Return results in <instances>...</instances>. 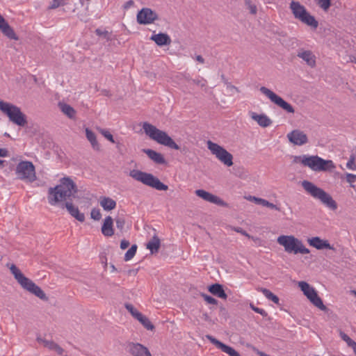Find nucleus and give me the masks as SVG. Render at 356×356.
<instances>
[{"mask_svg": "<svg viewBox=\"0 0 356 356\" xmlns=\"http://www.w3.org/2000/svg\"><path fill=\"white\" fill-rule=\"evenodd\" d=\"M77 186L70 177L60 179V184L54 188H49L48 191V202L51 205L70 199L77 193Z\"/></svg>", "mask_w": 356, "mask_h": 356, "instance_id": "obj_1", "label": "nucleus"}, {"mask_svg": "<svg viewBox=\"0 0 356 356\" xmlns=\"http://www.w3.org/2000/svg\"><path fill=\"white\" fill-rule=\"evenodd\" d=\"M295 161L309 167L314 171H332L336 166L332 160H325L318 156L302 155L296 156Z\"/></svg>", "mask_w": 356, "mask_h": 356, "instance_id": "obj_2", "label": "nucleus"}, {"mask_svg": "<svg viewBox=\"0 0 356 356\" xmlns=\"http://www.w3.org/2000/svg\"><path fill=\"white\" fill-rule=\"evenodd\" d=\"M143 129L147 136L159 144L167 146L173 149H179V146L166 134V132L157 129L155 126L148 122L143 123Z\"/></svg>", "mask_w": 356, "mask_h": 356, "instance_id": "obj_3", "label": "nucleus"}, {"mask_svg": "<svg viewBox=\"0 0 356 356\" xmlns=\"http://www.w3.org/2000/svg\"><path fill=\"white\" fill-rule=\"evenodd\" d=\"M302 186L308 194L314 198L319 200L330 209L334 211L337 209V204L332 196L312 182L304 180L302 181Z\"/></svg>", "mask_w": 356, "mask_h": 356, "instance_id": "obj_4", "label": "nucleus"}, {"mask_svg": "<svg viewBox=\"0 0 356 356\" xmlns=\"http://www.w3.org/2000/svg\"><path fill=\"white\" fill-rule=\"evenodd\" d=\"M277 243L284 248L285 252L287 253H293L295 254H309V250L305 247L302 242L294 236L282 235L277 238Z\"/></svg>", "mask_w": 356, "mask_h": 356, "instance_id": "obj_5", "label": "nucleus"}, {"mask_svg": "<svg viewBox=\"0 0 356 356\" xmlns=\"http://www.w3.org/2000/svg\"><path fill=\"white\" fill-rule=\"evenodd\" d=\"M129 176L136 181H140L143 184L154 188L158 191H166L168 186L162 183L157 177L147 172L139 170H132L129 172Z\"/></svg>", "mask_w": 356, "mask_h": 356, "instance_id": "obj_6", "label": "nucleus"}, {"mask_svg": "<svg viewBox=\"0 0 356 356\" xmlns=\"http://www.w3.org/2000/svg\"><path fill=\"white\" fill-rule=\"evenodd\" d=\"M0 110L14 124L19 127H24L27 124L26 115L21 111L18 106L10 103L0 101Z\"/></svg>", "mask_w": 356, "mask_h": 356, "instance_id": "obj_7", "label": "nucleus"}, {"mask_svg": "<svg viewBox=\"0 0 356 356\" xmlns=\"http://www.w3.org/2000/svg\"><path fill=\"white\" fill-rule=\"evenodd\" d=\"M207 144V147L211 151V154L215 155L216 157L224 165L228 167L233 165L232 154L227 151L224 147L211 140H208Z\"/></svg>", "mask_w": 356, "mask_h": 356, "instance_id": "obj_8", "label": "nucleus"}, {"mask_svg": "<svg viewBox=\"0 0 356 356\" xmlns=\"http://www.w3.org/2000/svg\"><path fill=\"white\" fill-rule=\"evenodd\" d=\"M15 172L20 179L33 182L36 179L35 166L31 161H20L16 167Z\"/></svg>", "mask_w": 356, "mask_h": 356, "instance_id": "obj_9", "label": "nucleus"}, {"mask_svg": "<svg viewBox=\"0 0 356 356\" xmlns=\"http://www.w3.org/2000/svg\"><path fill=\"white\" fill-rule=\"evenodd\" d=\"M298 286L300 288L304 295L307 296L314 306L321 311H325L327 309V307L323 305V302L317 294V292L308 283L304 281L299 282Z\"/></svg>", "mask_w": 356, "mask_h": 356, "instance_id": "obj_10", "label": "nucleus"}, {"mask_svg": "<svg viewBox=\"0 0 356 356\" xmlns=\"http://www.w3.org/2000/svg\"><path fill=\"white\" fill-rule=\"evenodd\" d=\"M259 90L261 92L268 97L272 102L282 108L287 113H293L295 112L293 107L289 103L286 102L281 97L278 96L270 89L262 86Z\"/></svg>", "mask_w": 356, "mask_h": 356, "instance_id": "obj_11", "label": "nucleus"}, {"mask_svg": "<svg viewBox=\"0 0 356 356\" xmlns=\"http://www.w3.org/2000/svg\"><path fill=\"white\" fill-rule=\"evenodd\" d=\"M125 308L131 313L132 316L137 319L147 330H152L154 329V326L149 319L138 312L131 304H126Z\"/></svg>", "mask_w": 356, "mask_h": 356, "instance_id": "obj_12", "label": "nucleus"}, {"mask_svg": "<svg viewBox=\"0 0 356 356\" xmlns=\"http://www.w3.org/2000/svg\"><path fill=\"white\" fill-rule=\"evenodd\" d=\"M158 19V15L148 8H142L137 14V22L140 24H149Z\"/></svg>", "mask_w": 356, "mask_h": 356, "instance_id": "obj_13", "label": "nucleus"}, {"mask_svg": "<svg viewBox=\"0 0 356 356\" xmlns=\"http://www.w3.org/2000/svg\"><path fill=\"white\" fill-rule=\"evenodd\" d=\"M22 287L31 293L35 295L36 297L40 298L42 300L47 301L48 297L46 296L45 293L42 290V289L36 285L31 280L27 279L22 285Z\"/></svg>", "mask_w": 356, "mask_h": 356, "instance_id": "obj_14", "label": "nucleus"}, {"mask_svg": "<svg viewBox=\"0 0 356 356\" xmlns=\"http://www.w3.org/2000/svg\"><path fill=\"white\" fill-rule=\"evenodd\" d=\"M286 136L289 142L295 145L301 146L308 142L307 136L299 129L293 130Z\"/></svg>", "mask_w": 356, "mask_h": 356, "instance_id": "obj_15", "label": "nucleus"}, {"mask_svg": "<svg viewBox=\"0 0 356 356\" xmlns=\"http://www.w3.org/2000/svg\"><path fill=\"white\" fill-rule=\"evenodd\" d=\"M206 338L209 340V341L216 346L218 349H220L222 352L228 354L229 356H241L239 353L235 350L233 348L222 343L213 336L210 334H207Z\"/></svg>", "mask_w": 356, "mask_h": 356, "instance_id": "obj_16", "label": "nucleus"}, {"mask_svg": "<svg viewBox=\"0 0 356 356\" xmlns=\"http://www.w3.org/2000/svg\"><path fill=\"white\" fill-rule=\"evenodd\" d=\"M195 194L197 196L202 198L204 200H206L209 202L216 204L219 206L225 207L227 206V204L221 200L218 196L213 195L204 190L202 189H198L195 191Z\"/></svg>", "mask_w": 356, "mask_h": 356, "instance_id": "obj_17", "label": "nucleus"}, {"mask_svg": "<svg viewBox=\"0 0 356 356\" xmlns=\"http://www.w3.org/2000/svg\"><path fill=\"white\" fill-rule=\"evenodd\" d=\"M127 349L132 356H152L147 348L138 343H129Z\"/></svg>", "mask_w": 356, "mask_h": 356, "instance_id": "obj_18", "label": "nucleus"}, {"mask_svg": "<svg viewBox=\"0 0 356 356\" xmlns=\"http://www.w3.org/2000/svg\"><path fill=\"white\" fill-rule=\"evenodd\" d=\"M36 340L38 343H42L45 348L50 350L56 352L58 355L63 356L65 350L54 341H49L42 338L40 336L37 337Z\"/></svg>", "mask_w": 356, "mask_h": 356, "instance_id": "obj_19", "label": "nucleus"}, {"mask_svg": "<svg viewBox=\"0 0 356 356\" xmlns=\"http://www.w3.org/2000/svg\"><path fill=\"white\" fill-rule=\"evenodd\" d=\"M297 56L305 61L309 67H315L316 56L312 51L301 49L298 51Z\"/></svg>", "mask_w": 356, "mask_h": 356, "instance_id": "obj_20", "label": "nucleus"}, {"mask_svg": "<svg viewBox=\"0 0 356 356\" xmlns=\"http://www.w3.org/2000/svg\"><path fill=\"white\" fill-rule=\"evenodd\" d=\"M294 17L297 19H300L303 15H305L307 10L305 7L300 4L298 1H292L289 6Z\"/></svg>", "mask_w": 356, "mask_h": 356, "instance_id": "obj_21", "label": "nucleus"}, {"mask_svg": "<svg viewBox=\"0 0 356 356\" xmlns=\"http://www.w3.org/2000/svg\"><path fill=\"white\" fill-rule=\"evenodd\" d=\"M309 245L316 248L317 250L332 249L330 244L327 241L323 240L318 236L312 237L307 239Z\"/></svg>", "mask_w": 356, "mask_h": 356, "instance_id": "obj_22", "label": "nucleus"}, {"mask_svg": "<svg viewBox=\"0 0 356 356\" xmlns=\"http://www.w3.org/2000/svg\"><path fill=\"white\" fill-rule=\"evenodd\" d=\"M251 118L256 121L261 127H268L272 124V120L265 114H257L254 112L250 113Z\"/></svg>", "mask_w": 356, "mask_h": 356, "instance_id": "obj_23", "label": "nucleus"}, {"mask_svg": "<svg viewBox=\"0 0 356 356\" xmlns=\"http://www.w3.org/2000/svg\"><path fill=\"white\" fill-rule=\"evenodd\" d=\"M101 230L102 234L106 237L112 236L114 234L113 220L111 216L105 218Z\"/></svg>", "mask_w": 356, "mask_h": 356, "instance_id": "obj_24", "label": "nucleus"}, {"mask_svg": "<svg viewBox=\"0 0 356 356\" xmlns=\"http://www.w3.org/2000/svg\"><path fill=\"white\" fill-rule=\"evenodd\" d=\"M65 207L67 209L69 213L76 218L79 222H83L85 220V215L81 213L77 207H75L72 202H66Z\"/></svg>", "mask_w": 356, "mask_h": 356, "instance_id": "obj_25", "label": "nucleus"}, {"mask_svg": "<svg viewBox=\"0 0 356 356\" xmlns=\"http://www.w3.org/2000/svg\"><path fill=\"white\" fill-rule=\"evenodd\" d=\"M150 40L154 41L158 46L169 45L171 43V39L167 33H159L154 34L150 37Z\"/></svg>", "mask_w": 356, "mask_h": 356, "instance_id": "obj_26", "label": "nucleus"}, {"mask_svg": "<svg viewBox=\"0 0 356 356\" xmlns=\"http://www.w3.org/2000/svg\"><path fill=\"white\" fill-rule=\"evenodd\" d=\"M143 152L156 164H165L166 163L165 158L161 153L151 149H143Z\"/></svg>", "mask_w": 356, "mask_h": 356, "instance_id": "obj_27", "label": "nucleus"}, {"mask_svg": "<svg viewBox=\"0 0 356 356\" xmlns=\"http://www.w3.org/2000/svg\"><path fill=\"white\" fill-rule=\"evenodd\" d=\"M208 290L211 293L220 298L225 300L227 298V295L225 292L222 285L220 284L216 283L211 284L209 286Z\"/></svg>", "mask_w": 356, "mask_h": 356, "instance_id": "obj_28", "label": "nucleus"}, {"mask_svg": "<svg viewBox=\"0 0 356 356\" xmlns=\"http://www.w3.org/2000/svg\"><path fill=\"white\" fill-rule=\"evenodd\" d=\"M302 23L310 26L314 29H316L318 26V21L315 19V17L310 15L309 12H307L305 15H303L300 19Z\"/></svg>", "mask_w": 356, "mask_h": 356, "instance_id": "obj_29", "label": "nucleus"}, {"mask_svg": "<svg viewBox=\"0 0 356 356\" xmlns=\"http://www.w3.org/2000/svg\"><path fill=\"white\" fill-rule=\"evenodd\" d=\"M11 273L14 275L15 280L22 286V284L26 281L28 277H25L24 275L20 271V270L15 265L11 264L10 266Z\"/></svg>", "mask_w": 356, "mask_h": 356, "instance_id": "obj_30", "label": "nucleus"}, {"mask_svg": "<svg viewBox=\"0 0 356 356\" xmlns=\"http://www.w3.org/2000/svg\"><path fill=\"white\" fill-rule=\"evenodd\" d=\"M99 204L105 211L113 210L116 207V202L108 197H102L99 201Z\"/></svg>", "mask_w": 356, "mask_h": 356, "instance_id": "obj_31", "label": "nucleus"}, {"mask_svg": "<svg viewBox=\"0 0 356 356\" xmlns=\"http://www.w3.org/2000/svg\"><path fill=\"white\" fill-rule=\"evenodd\" d=\"M160 246L161 241L156 235H154L152 238L147 243V248L149 250L152 254L158 252Z\"/></svg>", "mask_w": 356, "mask_h": 356, "instance_id": "obj_32", "label": "nucleus"}, {"mask_svg": "<svg viewBox=\"0 0 356 356\" xmlns=\"http://www.w3.org/2000/svg\"><path fill=\"white\" fill-rule=\"evenodd\" d=\"M58 106L60 111L69 118L73 119L75 118L76 111L70 105L65 103H59Z\"/></svg>", "mask_w": 356, "mask_h": 356, "instance_id": "obj_33", "label": "nucleus"}, {"mask_svg": "<svg viewBox=\"0 0 356 356\" xmlns=\"http://www.w3.org/2000/svg\"><path fill=\"white\" fill-rule=\"evenodd\" d=\"M86 136L87 139L90 143L92 148L95 150H99V145L97 140L96 135L95 134L89 129L88 128L86 129Z\"/></svg>", "mask_w": 356, "mask_h": 356, "instance_id": "obj_34", "label": "nucleus"}, {"mask_svg": "<svg viewBox=\"0 0 356 356\" xmlns=\"http://www.w3.org/2000/svg\"><path fill=\"white\" fill-rule=\"evenodd\" d=\"M259 291H261L266 298L268 300L273 301L274 303L278 305L280 302L279 298L275 296L274 293H273L270 290L266 289V288H260L258 289Z\"/></svg>", "mask_w": 356, "mask_h": 356, "instance_id": "obj_35", "label": "nucleus"}, {"mask_svg": "<svg viewBox=\"0 0 356 356\" xmlns=\"http://www.w3.org/2000/svg\"><path fill=\"white\" fill-rule=\"evenodd\" d=\"M137 250V245H132L131 247L124 254V261H127L131 260L136 254Z\"/></svg>", "mask_w": 356, "mask_h": 356, "instance_id": "obj_36", "label": "nucleus"}, {"mask_svg": "<svg viewBox=\"0 0 356 356\" xmlns=\"http://www.w3.org/2000/svg\"><path fill=\"white\" fill-rule=\"evenodd\" d=\"M245 5L250 10V14L252 15H256L257 13V6L252 3L251 0H245Z\"/></svg>", "mask_w": 356, "mask_h": 356, "instance_id": "obj_37", "label": "nucleus"}, {"mask_svg": "<svg viewBox=\"0 0 356 356\" xmlns=\"http://www.w3.org/2000/svg\"><path fill=\"white\" fill-rule=\"evenodd\" d=\"M115 221L117 228L122 232L126 222L124 218L122 216H118L115 218Z\"/></svg>", "mask_w": 356, "mask_h": 356, "instance_id": "obj_38", "label": "nucleus"}, {"mask_svg": "<svg viewBox=\"0 0 356 356\" xmlns=\"http://www.w3.org/2000/svg\"><path fill=\"white\" fill-rule=\"evenodd\" d=\"M317 4L324 10H327L331 6V0H316Z\"/></svg>", "mask_w": 356, "mask_h": 356, "instance_id": "obj_39", "label": "nucleus"}, {"mask_svg": "<svg viewBox=\"0 0 356 356\" xmlns=\"http://www.w3.org/2000/svg\"><path fill=\"white\" fill-rule=\"evenodd\" d=\"M90 217L95 220H99L102 218L100 210L97 208H93L90 212Z\"/></svg>", "mask_w": 356, "mask_h": 356, "instance_id": "obj_40", "label": "nucleus"}, {"mask_svg": "<svg viewBox=\"0 0 356 356\" xmlns=\"http://www.w3.org/2000/svg\"><path fill=\"white\" fill-rule=\"evenodd\" d=\"M346 167L350 170H356L355 156L354 154L350 155L349 160L346 163Z\"/></svg>", "mask_w": 356, "mask_h": 356, "instance_id": "obj_41", "label": "nucleus"}, {"mask_svg": "<svg viewBox=\"0 0 356 356\" xmlns=\"http://www.w3.org/2000/svg\"><path fill=\"white\" fill-rule=\"evenodd\" d=\"M339 335L341 338L347 343L349 347H351L353 344L355 342L353 339H351L346 333L342 331H340Z\"/></svg>", "mask_w": 356, "mask_h": 356, "instance_id": "obj_42", "label": "nucleus"}, {"mask_svg": "<svg viewBox=\"0 0 356 356\" xmlns=\"http://www.w3.org/2000/svg\"><path fill=\"white\" fill-rule=\"evenodd\" d=\"M202 297L204 298V300L209 304L211 305H217L218 300L215 299L214 298L207 295L205 293H202Z\"/></svg>", "mask_w": 356, "mask_h": 356, "instance_id": "obj_43", "label": "nucleus"}, {"mask_svg": "<svg viewBox=\"0 0 356 356\" xmlns=\"http://www.w3.org/2000/svg\"><path fill=\"white\" fill-rule=\"evenodd\" d=\"M100 133L112 143H115L113 135L108 131L106 129H100Z\"/></svg>", "mask_w": 356, "mask_h": 356, "instance_id": "obj_44", "label": "nucleus"}, {"mask_svg": "<svg viewBox=\"0 0 356 356\" xmlns=\"http://www.w3.org/2000/svg\"><path fill=\"white\" fill-rule=\"evenodd\" d=\"M250 308L255 312L261 314V316H267V312L263 309H261V308H259V307H255L254 305L252 304H250Z\"/></svg>", "mask_w": 356, "mask_h": 356, "instance_id": "obj_45", "label": "nucleus"}, {"mask_svg": "<svg viewBox=\"0 0 356 356\" xmlns=\"http://www.w3.org/2000/svg\"><path fill=\"white\" fill-rule=\"evenodd\" d=\"M95 33L99 36H104V38L108 40L110 39L109 33L107 31H102V30L97 29H96Z\"/></svg>", "mask_w": 356, "mask_h": 356, "instance_id": "obj_46", "label": "nucleus"}, {"mask_svg": "<svg viewBox=\"0 0 356 356\" xmlns=\"http://www.w3.org/2000/svg\"><path fill=\"white\" fill-rule=\"evenodd\" d=\"M191 82L193 83L194 84L198 86H200V87H204L206 86V83H207V81L204 79H193L191 80Z\"/></svg>", "mask_w": 356, "mask_h": 356, "instance_id": "obj_47", "label": "nucleus"}, {"mask_svg": "<svg viewBox=\"0 0 356 356\" xmlns=\"http://www.w3.org/2000/svg\"><path fill=\"white\" fill-rule=\"evenodd\" d=\"M356 180V175H353V174H350V173H347L346 174V181L351 184V186L352 187H354L353 185H352L353 183H354Z\"/></svg>", "mask_w": 356, "mask_h": 356, "instance_id": "obj_48", "label": "nucleus"}, {"mask_svg": "<svg viewBox=\"0 0 356 356\" xmlns=\"http://www.w3.org/2000/svg\"><path fill=\"white\" fill-rule=\"evenodd\" d=\"M264 207H268L270 209H275L276 211H280V208L279 207H277V205L268 202V200H266L265 204Z\"/></svg>", "mask_w": 356, "mask_h": 356, "instance_id": "obj_49", "label": "nucleus"}, {"mask_svg": "<svg viewBox=\"0 0 356 356\" xmlns=\"http://www.w3.org/2000/svg\"><path fill=\"white\" fill-rule=\"evenodd\" d=\"M60 0H52L51 5L49 6V9H55L58 8L60 6Z\"/></svg>", "mask_w": 356, "mask_h": 356, "instance_id": "obj_50", "label": "nucleus"}, {"mask_svg": "<svg viewBox=\"0 0 356 356\" xmlns=\"http://www.w3.org/2000/svg\"><path fill=\"white\" fill-rule=\"evenodd\" d=\"M234 231L241 234L243 236H245L248 238H250V236L247 233V232L243 229L241 227H235Z\"/></svg>", "mask_w": 356, "mask_h": 356, "instance_id": "obj_51", "label": "nucleus"}, {"mask_svg": "<svg viewBox=\"0 0 356 356\" xmlns=\"http://www.w3.org/2000/svg\"><path fill=\"white\" fill-rule=\"evenodd\" d=\"M129 242L127 240H122L120 243V248L124 250L127 248L129 245Z\"/></svg>", "mask_w": 356, "mask_h": 356, "instance_id": "obj_52", "label": "nucleus"}, {"mask_svg": "<svg viewBox=\"0 0 356 356\" xmlns=\"http://www.w3.org/2000/svg\"><path fill=\"white\" fill-rule=\"evenodd\" d=\"M266 202V200H265V199L257 197V199H255L254 203L257 204L264 206Z\"/></svg>", "mask_w": 356, "mask_h": 356, "instance_id": "obj_53", "label": "nucleus"}, {"mask_svg": "<svg viewBox=\"0 0 356 356\" xmlns=\"http://www.w3.org/2000/svg\"><path fill=\"white\" fill-rule=\"evenodd\" d=\"M8 155V150L6 149H0V156L5 157Z\"/></svg>", "mask_w": 356, "mask_h": 356, "instance_id": "obj_54", "label": "nucleus"}, {"mask_svg": "<svg viewBox=\"0 0 356 356\" xmlns=\"http://www.w3.org/2000/svg\"><path fill=\"white\" fill-rule=\"evenodd\" d=\"M195 59H196L197 61H198L200 63H204V58L202 56H200V55L196 56Z\"/></svg>", "mask_w": 356, "mask_h": 356, "instance_id": "obj_55", "label": "nucleus"}, {"mask_svg": "<svg viewBox=\"0 0 356 356\" xmlns=\"http://www.w3.org/2000/svg\"><path fill=\"white\" fill-rule=\"evenodd\" d=\"M134 4V1L132 0H129L128 1H127L124 6V8H129L131 6H132Z\"/></svg>", "mask_w": 356, "mask_h": 356, "instance_id": "obj_56", "label": "nucleus"}, {"mask_svg": "<svg viewBox=\"0 0 356 356\" xmlns=\"http://www.w3.org/2000/svg\"><path fill=\"white\" fill-rule=\"evenodd\" d=\"M243 172V168H238V171L236 172V175L238 177H242Z\"/></svg>", "mask_w": 356, "mask_h": 356, "instance_id": "obj_57", "label": "nucleus"}, {"mask_svg": "<svg viewBox=\"0 0 356 356\" xmlns=\"http://www.w3.org/2000/svg\"><path fill=\"white\" fill-rule=\"evenodd\" d=\"M227 88H229L230 90H236V92H239L238 88H236V86L232 85L231 83H229L227 85Z\"/></svg>", "mask_w": 356, "mask_h": 356, "instance_id": "obj_58", "label": "nucleus"}, {"mask_svg": "<svg viewBox=\"0 0 356 356\" xmlns=\"http://www.w3.org/2000/svg\"><path fill=\"white\" fill-rule=\"evenodd\" d=\"M184 79H185L186 81H188V82H190V81H191V80H193V79L190 77L189 74H185V75H184Z\"/></svg>", "mask_w": 356, "mask_h": 356, "instance_id": "obj_59", "label": "nucleus"}, {"mask_svg": "<svg viewBox=\"0 0 356 356\" xmlns=\"http://www.w3.org/2000/svg\"><path fill=\"white\" fill-rule=\"evenodd\" d=\"M255 199H257V197L251 196V195H250L249 197H247V200H248L251 202H255Z\"/></svg>", "mask_w": 356, "mask_h": 356, "instance_id": "obj_60", "label": "nucleus"}, {"mask_svg": "<svg viewBox=\"0 0 356 356\" xmlns=\"http://www.w3.org/2000/svg\"><path fill=\"white\" fill-rule=\"evenodd\" d=\"M351 348L353 349V351L356 355V342H355L353 346H351Z\"/></svg>", "mask_w": 356, "mask_h": 356, "instance_id": "obj_61", "label": "nucleus"}, {"mask_svg": "<svg viewBox=\"0 0 356 356\" xmlns=\"http://www.w3.org/2000/svg\"><path fill=\"white\" fill-rule=\"evenodd\" d=\"M259 355L260 356H270L269 355H267V354H266L265 353H263V352H259Z\"/></svg>", "mask_w": 356, "mask_h": 356, "instance_id": "obj_62", "label": "nucleus"}, {"mask_svg": "<svg viewBox=\"0 0 356 356\" xmlns=\"http://www.w3.org/2000/svg\"><path fill=\"white\" fill-rule=\"evenodd\" d=\"M350 61L356 64V57L350 58Z\"/></svg>", "mask_w": 356, "mask_h": 356, "instance_id": "obj_63", "label": "nucleus"}, {"mask_svg": "<svg viewBox=\"0 0 356 356\" xmlns=\"http://www.w3.org/2000/svg\"><path fill=\"white\" fill-rule=\"evenodd\" d=\"M350 293L356 297V290H351Z\"/></svg>", "mask_w": 356, "mask_h": 356, "instance_id": "obj_64", "label": "nucleus"}]
</instances>
